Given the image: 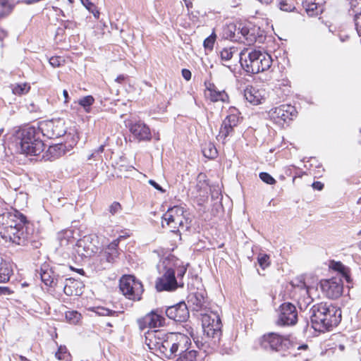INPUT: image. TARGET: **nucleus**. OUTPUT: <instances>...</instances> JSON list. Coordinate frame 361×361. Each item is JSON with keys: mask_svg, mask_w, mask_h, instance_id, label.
Listing matches in <instances>:
<instances>
[{"mask_svg": "<svg viewBox=\"0 0 361 361\" xmlns=\"http://www.w3.org/2000/svg\"><path fill=\"white\" fill-rule=\"evenodd\" d=\"M0 235L6 241L13 245L37 248L41 243L33 225L20 212L13 209L0 214Z\"/></svg>", "mask_w": 361, "mask_h": 361, "instance_id": "obj_1", "label": "nucleus"}, {"mask_svg": "<svg viewBox=\"0 0 361 361\" xmlns=\"http://www.w3.org/2000/svg\"><path fill=\"white\" fill-rule=\"evenodd\" d=\"M310 319L315 330H329L340 323L341 311L332 305L321 302L310 309Z\"/></svg>", "mask_w": 361, "mask_h": 361, "instance_id": "obj_2", "label": "nucleus"}, {"mask_svg": "<svg viewBox=\"0 0 361 361\" xmlns=\"http://www.w3.org/2000/svg\"><path fill=\"white\" fill-rule=\"evenodd\" d=\"M39 135V130L32 126L18 130L14 135V142L18 151L26 155H39L44 151L45 146Z\"/></svg>", "mask_w": 361, "mask_h": 361, "instance_id": "obj_3", "label": "nucleus"}, {"mask_svg": "<svg viewBox=\"0 0 361 361\" xmlns=\"http://www.w3.org/2000/svg\"><path fill=\"white\" fill-rule=\"evenodd\" d=\"M240 61L243 68L251 74L264 72L269 69L272 64L271 56L258 50H252L247 56L245 53H240Z\"/></svg>", "mask_w": 361, "mask_h": 361, "instance_id": "obj_4", "label": "nucleus"}, {"mask_svg": "<svg viewBox=\"0 0 361 361\" xmlns=\"http://www.w3.org/2000/svg\"><path fill=\"white\" fill-rule=\"evenodd\" d=\"M160 276L156 280L157 291H174L178 287H183V282L178 281L175 276V269L169 259H164L157 266Z\"/></svg>", "mask_w": 361, "mask_h": 361, "instance_id": "obj_5", "label": "nucleus"}, {"mask_svg": "<svg viewBox=\"0 0 361 361\" xmlns=\"http://www.w3.org/2000/svg\"><path fill=\"white\" fill-rule=\"evenodd\" d=\"M166 339L159 356L167 359L176 357L178 353L183 351L186 343L190 341L187 336L180 333H169Z\"/></svg>", "mask_w": 361, "mask_h": 361, "instance_id": "obj_6", "label": "nucleus"}, {"mask_svg": "<svg viewBox=\"0 0 361 361\" xmlns=\"http://www.w3.org/2000/svg\"><path fill=\"white\" fill-rule=\"evenodd\" d=\"M186 211L183 207L174 206L169 208L163 215L162 226L166 222L172 232L178 231L180 227L188 228V219L185 216Z\"/></svg>", "mask_w": 361, "mask_h": 361, "instance_id": "obj_7", "label": "nucleus"}, {"mask_svg": "<svg viewBox=\"0 0 361 361\" xmlns=\"http://www.w3.org/2000/svg\"><path fill=\"white\" fill-rule=\"evenodd\" d=\"M204 334L209 338L219 340L221 336V321L216 312L210 311L202 314Z\"/></svg>", "mask_w": 361, "mask_h": 361, "instance_id": "obj_8", "label": "nucleus"}, {"mask_svg": "<svg viewBox=\"0 0 361 361\" xmlns=\"http://www.w3.org/2000/svg\"><path fill=\"white\" fill-rule=\"evenodd\" d=\"M122 293L129 300L139 301L142 298L144 291L142 283L132 275H126L121 277L119 283Z\"/></svg>", "mask_w": 361, "mask_h": 361, "instance_id": "obj_9", "label": "nucleus"}, {"mask_svg": "<svg viewBox=\"0 0 361 361\" xmlns=\"http://www.w3.org/2000/svg\"><path fill=\"white\" fill-rule=\"evenodd\" d=\"M118 243L119 238L114 240L97 257V267L99 269H108L116 262L119 255Z\"/></svg>", "mask_w": 361, "mask_h": 361, "instance_id": "obj_10", "label": "nucleus"}, {"mask_svg": "<svg viewBox=\"0 0 361 361\" xmlns=\"http://www.w3.org/2000/svg\"><path fill=\"white\" fill-rule=\"evenodd\" d=\"M38 129L40 133L49 139L60 137L66 132L64 121L61 119L44 121Z\"/></svg>", "mask_w": 361, "mask_h": 361, "instance_id": "obj_11", "label": "nucleus"}, {"mask_svg": "<svg viewBox=\"0 0 361 361\" xmlns=\"http://www.w3.org/2000/svg\"><path fill=\"white\" fill-rule=\"evenodd\" d=\"M289 345L288 339L275 333L264 335L261 341V345L263 348L276 352L286 350Z\"/></svg>", "mask_w": 361, "mask_h": 361, "instance_id": "obj_12", "label": "nucleus"}, {"mask_svg": "<svg viewBox=\"0 0 361 361\" xmlns=\"http://www.w3.org/2000/svg\"><path fill=\"white\" fill-rule=\"evenodd\" d=\"M295 113L294 106L288 104H282L271 109L269 111V116L275 123L283 126L288 121L292 120Z\"/></svg>", "mask_w": 361, "mask_h": 361, "instance_id": "obj_13", "label": "nucleus"}, {"mask_svg": "<svg viewBox=\"0 0 361 361\" xmlns=\"http://www.w3.org/2000/svg\"><path fill=\"white\" fill-rule=\"evenodd\" d=\"M298 322V311L295 305L290 302H284L279 307V318L276 322L279 326H292Z\"/></svg>", "mask_w": 361, "mask_h": 361, "instance_id": "obj_14", "label": "nucleus"}, {"mask_svg": "<svg viewBox=\"0 0 361 361\" xmlns=\"http://www.w3.org/2000/svg\"><path fill=\"white\" fill-rule=\"evenodd\" d=\"M239 122V116L235 109H230L229 114L223 121L219 133L216 139L224 142L226 138L233 133L234 127L237 126Z\"/></svg>", "mask_w": 361, "mask_h": 361, "instance_id": "obj_15", "label": "nucleus"}, {"mask_svg": "<svg viewBox=\"0 0 361 361\" xmlns=\"http://www.w3.org/2000/svg\"><path fill=\"white\" fill-rule=\"evenodd\" d=\"M322 292L331 299H337L343 293V284L341 277H333L321 281Z\"/></svg>", "mask_w": 361, "mask_h": 361, "instance_id": "obj_16", "label": "nucleus"}, {"mask_svg": "<svg viewBox=\"0 0 361 361\" xmlns=\"http://www.w3.org/2000/svg\"><path fill=\"white\" fill-rule=\"evenodd\" d=\"M42 281L50 288H62L63 285V277L56 274L52 268L44 265L40 270Z\"/></svg>", "mask_w": 361, "mask_h": 361, "instance_id": "obj_17", "label": "nucleus"}, {"mask_svg": "<svg viewBox=\"0 0 361 361\" xmlns=\"http://www.w3.org/2000/svg\"><path fill=\"white\" fill-rule=\"evenodd\" d=\"M139 327L141 330L149 328L152 329L159 328L164 326L165 318L161 314H158L156 311H152L147 314L142 318L137 320Z\"/></svg>", "mask_w": 361, "mask_h": 361, "instance_id": "obj_18", "label": "nucleus"}, {"mask_svg": "<svg viewBox=\"0 0 361 361\" xmlns=\"http://www.w3.org/2000/svg\"><path fill=\"white\" fill-rule=\"evenodd\" d=\"M166 316L176 322H185L189 317V311L185 302L169 307L166 310Z\"/></svg>", "mask_w": 361, "mask_h": 361, "instance_id": "obj_19", "label": "nucleus"}, {"mask_svg": "<svg viewBox=\"0 0 361 361\" xmlns=\"http://www.w3.org/2000/svg\"><path fill=\"white\" fill-rule=\"evenodd\" d=\"M91 236H85L78 240L76 243V252L81 257H88L97 252V247L92 243Z\"/></svg>", "mask_w": 361, "mask_h": 361, "instance_id": "obj_20", "label": "nucleus"}, {"mask_svg": "<svg viewBox=\"0 0 361 361\" xmlns=\"http://www.w3.org/2000/svg\"><path fill=\"white\" fill-rule=\"evenodd\" d=\"M188 305L192 307L194 311H200L206 310V298L204 297V291H195L189 293L187 298Z\"/></svg>", "mask_w": 361, "mask_h": 361, "instance_id": "obj_21", "label": "nucleus"}, {"mask_svg": "<svg viewBox=\"0 0 361 361\" xmlns=\"http://www.w3.org/2000/svg\"><path fill=\"white\" fill-rule=\"evenodd\" d=\"M130 133L138 140H149L151 139V132L149 128L141 121L135 122L129 126Z\"/></svg>", "mask_w": 361, "mask_h": 361, "instance_id": "obj_22", "label": "nucleus"}, {"mask_svg": "<svg viewBox=\"0 0 361 361\" xmlns=\"http://www.w3.org/2000/svg\"><path fill=\"white\" fill-rule=\"evenodd\" d=\"M191 344L190 341L186 343L183 351L178 353L176 361H203L204 353L198 352L195 350H190L189 345Z\"/></svg>", "mask_w": 361, "mask_h": 361, "instance_id": "obj_23", "label": "nucleus"}, {"mask_svg": "<svg viewBox=\"0 0 361 361\" xmlns=\"http://www.w3.org/2000/svg\"><path fill=\"white\" fill-rule=\"evenodd\" d=\"M169 333L164 330H149L145 333V343L148 346L149 350L157 348L159 342L162 341L165 336H167Z\"/></svg>", "mask_w": 361, "mask_h": 361, "instance_id": "obj_24", "label": "nucleus"}, {"mask_svg": "<svg viewBox=\"0 0 361 361\" xmlns=\"http://www.w3.org/2000/svg\"><path fill=\"white\" fill-rule=\"evenodd\" d=\"M244 97L248 102L253 105L262 104L265 99L264 91L252 86L245 88L244 90Z\"/></svg>", "mask_w": 361, "mask_h": 361, "instance_id": "obj_25", "label": "nucleus"}, {"mask_svg": "<svg viewBox=\"0 0 361 361\" xmlns=\"http://www.w3.org/2000/svg\"><path fill=\"white\" fill-rule=\"evenodd\" d=\"M83 287L82 281L73 279H66L62 286L64 293L68 296L81 295Z\"/></svg>", "mask_w": 361, "mask_h": 361, "instance_id": "obj_26", "label": "nucleus"}, {"mask_svg": "<svg viewBox=\"0 0 361 361\" xmlns=\"http://www.w3.org/2000/svg\"><path fill=\"white\" fill-rule=\"evenodd\" d=\"M207 91L209 92V98L212 102H226L228 100V96L227 93L224 90H219L216 87L210 84L207 87Z\"/></svg>", "mask_w": 361, "mask_h": 361, "instance_id": "obj_27", "label": "nucleus"}, {"mask_svg": "<svg viewBox=\"0 0 361 361\" xmlns=\"http://www.w3.org/2000/svg\"><path fill=\"white\" fill-rule=\"evenodd\" d=\"M197 195H204L207 193V183L206 180V175L200 173L197 177V183L195 187Z\"/></svg>", "mask_w": 361, "mask_h": 361, "instance_id": "obj_28", "label": "nucleus"}, {"mask_svg": "<svg viewBox=\"0 0 361 361\" xmlns=\"http://www.w3.org/2000/svg\"><path fill=\"white\" fill-rule=\"evenodd\" d=\"M298 352L293 354L292 357L298 358L297 361H309L307 353L309 346L307 344L299 345L297 348Z\"/></svg>", "mask_w": 361, "mask_h": 361, "instance_id": "obj_29", "label": "nucleus"}, {"mask_svg": "<svg viewBox=\"0 0 361 361\" xmlns=\"http://www.w3.org/2000/svg\"><path fill=\"white\" fill-rule=\"evenodd\" d=\"M302 6L309 16H317L319 13H322L321 6H318L316 3L305 1L303 3Z\"/></svg>", "mask_w": 361, "mask_h": 361, "instance_id": "obj_30", "label": "nucleus"}, {"mask_svg": "<svg viewBox=\"0 0 361 361\" xmlns=\"http://www.w3.org/2000/svg\"><path fill=\"white\" fill-rule=\"evenodd\" d=\"M11 89L14 94L20 96L27 94L30 89V86L27 83L15 84L11 86Z\"/></svg>", "mask_w": 361, "mask_h": 361, "instance_id": "obj_31", "label": "nucleus"}, {"mask_svg": "<svg viewBox=\"0 0 361 361\" xmlns=\"http://www.w3.org/2000/svg\"><path fill=\"white\" fill-rule=\"evenodd\" d=\"M48 152L53 159H56L63 155L65 152V146L63 144L50 146Z\"/></svg>", "mask_w": 361, "mask_h": 361, "instance_id": "obj_32", "label": "nucleus"}, {"mask_svg": "<svg viewBox=\"0 0 361 361\" xmlns=\"http://www.w3.org/2000/svg\"><path fill=\"white\" fill-rule=\"evenodd\" d=\"M348 13L353 17L361 15V0H350Z\"/></svg>", "mask_w": 361, "mask_h": 361, "instance_id": "obj_33", "label": "nucleus"}, {"mask_svg": "<svg viewBox=\"0 0 361 361\" xmlns=\"http://www.w3.org/2000/svg\"><path fill=\"white\" fill-rule=\"evenodd\" d=\"M94 102V99L91 95L83 97L78 100V104L83 107L85 111L87 113L90 112V107Z\"/></svg>", "mask_w": 361, "mask_h": 361, "instance_id": "obj_34", "label": "nucleus"}, {"mask_svg": "<svg viewBox=\"0 0 361 361\" xmlns=\"http://www.w3.org/2000/svg\"><path fill=\"white\" fill-rule=\"evenodd\" d=\"M65 317L66 321L70 324H76L80 322L81 314L75 310L67 311L65 314Z\"/></svg>", "mask_w": 361, "mask_h": 361, "instance_id": "obj_35", "label": "nucleus"}, {"mask_svg": "<svg viewBox=\"0 0 361 361\" xmlns=\"http://www.w3.org/2000/svg\"><path fill=\"white\" fill-rule=\"evenodd\" d=\"M13 8V5L8 0H0V18L8 15Z\"/></svg>", "mask_w": 361, "mask_h": 361, "instance_id": "obj_36", "label": "nucleus"}, {"mask_svg": "<svg viewBox=\"0 0 361 361\" xmlns=\"http://www.w3.org/2000/svg\"><path fill=\"white\" fill-rule=\"evenodd\" d=\"M56 357L59 360L69 361L71 360V355L68 352L66 346L60 345L57 352L55 353Z\"/></svg>", "mask_w": 361, "mask_h": 361, "instance_id": "obj_37", "label": "nucleus"}, {"mask_svg": "<svg viewBox=\"0 0 361 361\" xmlns=\"http://www.w3.org/2000/svg\"><path fill=\"white\" fill-rule=\"evenodd\" d=\"M278 7L281 11L286 12L293 11L295 8L293 0H280L278 3Z\"/></svg>", "mask_w": 361, "mask_h": 361, "instance_id": "obj_38", "label": "nucleus"}, {"mask_svg": "<svg viewBox=\"0 0 361 361\" xmlns=\"http://www.w3.org/2000/svg\"><path fill=\"white\" fill-rule=\"evenodd\" d=\"M237 51L235 47L224 48L220 51V56L222 61H228L231 59L234 53Z\"/></svg>", "mask_w": 361, "mask_h": 361, "instance_id": "obj_39", "label": "nucleus"}, {"mask_svg": "<svg viewBox=\"0 0 361 361\" xmlns=\"http://www.w3.org/2000/svg\"><path fill=\"white\" fill-rule=\"evenodd\" d=\"M202 152L205 157L209 159H214L217 155V150L216 147L211 143L203 148Z\"/></svg>", "mask_w": 361, "mask_h": 361, "instance_id": "obj_40", "label": "nucleus"}, {"mask_svg": "<svg viewBox=\"0 0 361 361\" xmlns=\"http://www.w3.org/2000/svg\"><path fill=\"white\" fill-rule=\"evenodd\" d=\"M258 263L261 268L264 269L270 264L269 256L267 254L260 253L257 257Z\"/></svg>", "mask_w": 361, "mask_h": 361, "instance_id": "obj_41", "label": "nucleus"}, {"mask_svg": "<svg viewBox=\"0 0 361 361\" xmlns=\"http://www.w3.org/2000/svg\"><path fill=\"white\" fill-rule=\"evenodd\" d=\"M331 267L334 270H336L341 274L343 276H345V278L348 277L346 272V267L341 262H333Z\"/></svg>", "mask_w": 361, "mask_h": 361, "instance_id": "obj_42", "label": "nucleus"}, {"mask_svg": "<svg viewBox=\"0 0 361 361\" xmlns=\"http://www.w3.org/2000/svg\"><path fill=\"white\" fill-rule=\"evenodd\" d=\"M175 269V276L178 281H183V278L187 271L185 266L173 267Z\"/></svg>", "mask_w": 361, "mask_h": 361, "instance_id": "obj_43", "label": "nucleus"}, {"mask_svg": "<svg viewBox=\"0 0 361 361\" xmlns=\"http://www.w3.org/2000/svg\"><path fill=\"white\" fill-rule=\"evenodd\" d=\"M259 178L263 182L269 185H274L276 183V180L268 173L261 172L259 173Z\"/></svg>", "mask_w": 361, "mask_h": 361, "instance_id": "obj_44", "label": "nucleus"}, {"mask_svg": "<svg viewBox=\"0 0 361 361\" xmlns=\"http://www.w3.org/2000/svg\"><path fill=\"white\" fill-rule=\"evenodd\" d=\"M215 38L216 35L214 34H212L210 36L207 37L203 43L204 48L210 50L212 49L214 44Z\"/></svg>", "mask_w": 361, "mask_h": 361, "instance_id": "obj_45", "label": "nucleus"}, {"mask_svg": "<svg viewBox=\"0 0 361 361\" xmlns=\"http://www.w3.org/2000/svg\"><path fill=\"white\" fill-rule=\"evenodd\" d=\"M97 314L100 316H115L118 314V312L104 307H99Z\"/></svg>", "mask_w": 361, "mask_h": 361, "instance_id": "obj_46", "label": "nucleus"}, {"mask_svg": "<svg viewBox=\"0 0 361 361\" xmlns=\"http://www.w3.org/2000/svg\"><path fill=\"white\" fill-rule=\"evenodd\" d=\"M241 33L243 35V37L245 38L246 40L252 42L255 40V37L248 28L247 27H243L241 29Z\"/></svg>", "mask_w": 361, "mask_h": 361, "instance_id": "obj_47", "label": "nucleus"}, {"mask_svg": "<svg viewBox=\"0 0 361 361\" xmlns=\"http://www.w3.org/2000/svg\"><path fill=\"white\" fill-rule=\"evenodd\" d=\"M10 270L7 268L0 269V283H5L9 281Z\"/></svg>", "mask_w": 361, "mask_h": 361, "instance_id": "obj_48", "label": "nucleus"}, {"mask_svg": "<svg viewBox=\"0 0 361 361\" xmlns=\"http://www.w3.org/2000/svg\"><path fill=\"white\" fill-rule=\"evenodd\" d=\"M292 285L294 287H297L300 290H304L306 294L308 293V291L307 290V286L302 279H295L294 281L292 282Z\"/></svg>", "mask_w": 361, "mask_h": 361, "instance_id": "obj_49", "label": "nucleus"}, {"mask_svg": "<svg viewBox=\"0 0 361 361\" xmlns=\"http://www.w3.org/2000/svg\"><path fill=\"white\" fill-rule=\"evenodd\" d=\"M121 210V205L118 202H114L110 206L109 211L112 214L114 215L115 214L118 213Z\"/></svg>", "mask_w": 361, "mask_h": 361, "instance_id": "obj_50", "label": "nucleus"}, {"mask_svg": "<svg viewBox=\"0 0 361 361\" xmlns=\"http://www.w3.org/2000/svg\"><path fill=\"white\" fill-rule=\"evenodd\" d=\"M353 20L357 34L361 36V15L354 16Z\"/></svg>", "mask_w": 361, "mask_h": 361, "instance_id": "obj_51", "label": "nucleus"}, {"mask_svg": "<svg viewBox=\"0 0 361 361\" xmlns=\"http://www.w3.org/2000/svg\"><path fill=\"white\" fill-rule=\"evenodd\" d=\"M62 61V59L59 56H52L49 59V63L54 68L60 66Z\"/></svg>", "mask_w": 361, "mask_h": 361, "instance_id": "obj_52", "label": "nucleus"}, {"mask_svg": "<svg viewBox=\"0 0 361 361\" xmlns=\"http://www.w3.org/2000/svg\"><path fill=\"white\" fill-rule=\"evenodd\" d=\"M163 340H164L163 342L162 341L159 342V344H158V346H157V348H152L151 350L154 353H155L157 355H160L161 351L162 350V348H164L163 345L166 341V337Z\"/></svg>", "mask_w": 361, "mask_h": 361, "instance_id": "obj_53", "label": "nucleus"}, {"mask_svg": "<svg viewBox=\"0 0 361 361\" xmlns=\"http://www.w3.org/2000/svg\"><path fill=\"white\" fill-rule=\"evenodd\" d=\"M181 73L182 76L185 80L189 81L191 79L192 73L188 69L183 68L181 71Z\"/></svg>", "mask_w": 361, "mask_h": 361, "instance_id": "obj_54", "label": "nucleus"}, {"mask_svg": "<svg viewBox=\"0 0 361 361\" xmlns=\"http://www.w3.org/2000/svg\"><path fill=\"white\" fill-rule=\"evenodd\" d=\"M81 3L88 11L94 8V5L90 0H81Z\"/></svg>", "mask_w": 361, "mask_h": 361, "instance_id": "obj_55", "label": "nucleus"}, {"mask_svg": "<svg viewBox=\"0 0 361 361\" xmlns=\"http://www.w3.org/2000/svg\"><path fill=\"white\" fill-rule=\"evenodd\" d=\"M12 292L10 288L6 286H0V295H10Z\"/></svg>", "mask_w": 361, "mask_h": 361, "instance_id": "obj_56", "label": "nucleus"}, {"mask_svg": "<svg viewBox=\"0 0 361 361\" xmlns=\"http://www.w3.org/2000/svg\"><path fill=\"white\" fill-rule=\"evenodd\" d=\"M312 188L317 190H322L324 188V184L319 181H315L312 185Z\"/></svg>", "mask_w": 361, "mask_h": 361, "instance_id": "obj_57", "label": "nucleus"}, {"mask_svg": "<svg viewBox=\"0 0 361 361\" xmlns=\"http://www.w3.org/2000/svg\"><path fill=\"white\" fill-rule=\"evenodd\" d=\"M149 183L152 185L154 188H156L157 190L161 191V192H164V190H163V188L157 183H156L154 180H149Z\"/></svg>", "mask_w": 361, "mask_h": 361, "instance_id": "obj_58", "label": "nucleus"}, {"mask_svg": "<svg viewBox=\"0 0 361 361\" xmlns=\"http://www.w3.org/2000/svg\"><path fill=\"white\" fill-rule=\"evenodd\" d=\"M126 80V76L124 75H120L116 78V81L118 83H122Z\"/></svg>", "mask_w": 361, "mask_h": 361, "instance_id": "obj_59", "label": "nucleus"}, {"mask_svg": "<svg viewBox=\"0 0 361 361\" xmlns=\"http://www.w3.org/2000/svg\"><path fill=\"white\" fill-rule=\"evenodd\" d=\"M90 12L92 13L93 16L96 18H98L99 16V11L96 10L95 8H92L91 11H90Z\"/></svg>", "mask_w": 361, "mask_h": 361, "instance_id": "obj_60", "label": "nucleus"}, {"mask_svg": "<svg viewBox=\"0 0 361 361\" xmlns=\"http://www.w3.org/2000/svg\"><path fill=\"white\" fill-rule=\"evenodd\" d=\"M63 94L65 98V102H67L68 99V93L67 90H64L63 92Z\"/></svg>", "mask_w": 361, "mask_h": 361, "instance_id": "obj_61", "label": "nucleus"}, {"mask_svg": "<svg viewBox=\"0 0 361 361\" xmlns=\"http://www.w3.org/2000/svg\"><path fill=\"white\" fill-rule=\"evenodd\" d=\"M285 173L286 176H290L291 175V168L288 167L285 169Z\"/></svg>", "mask_w": 361, "mask_h": 361, "instance_id": "obj_62", "label": "nucleus"}, {"mask_svg": "<svg viewBox=\"0 0 361 361\" xmlns=\"http://www.w3.org/2000/svg\"><path fill=\"white\" fill-rule=\"evenodd\" d=\"M104 149V145H101V146H99V148L97 149L96 152H97V153H102V152H103Z\"/></svg>", "mask_w": 361, "mask_h": 361, "instance_id": "obj_63", "label": "nucleus"}, {"mask_svg": "<svg viewBox=\"0 0 361 361\" xmlns=\"http://www.w3.org/2000/svg\"><path fill=\"white\" fill-rule=\"evenodd\" d=\"M4 128H0V135L4 133Z\"/></svg>", "mask_w": 361, "mask_h": 361, "instance_id": "obj_64", "label": "nucleus"}]
</instances>
